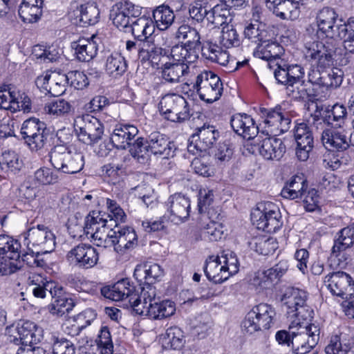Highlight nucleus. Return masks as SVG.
I'll use <instances>...</instances> for the list:
<instances>
[{
    "label": "nucleus",
    "instance_id": "f257e3e1",
    "mask_svg": "<svg viewBox=\"0 0 354 354\" xmlns=\"http://www.w3.org/2000/svg\"><path fill=\"white\" fill-rule=\"evenodd\" d=\"M316 27L310 25L306 28L309 35H315L317 39H329L330 42L324 43L314 40L306 43L307 57H310L318 67L325 68L333 62L335 51L334 41L337 39L342 24H337L338 14L334 8L324 7L316 15Z\"/></svg>",
    "mask_w": 354,
    "mask_h": 354
},
{
    "label": "nucleus",
    "instance_id": "f03ea898",
    "mask_svg": "<svg viewBox=\"0 0 354 354\" xmlns=\"http://www.w3.org/2000/svg\"><path fill=\"white\" fill-rule=\"evenodd\" d=\"M95 223L89 224L95 231L90 232L91 237L98 247H113L117 252L123 253L135 248L138 244V237L135 230L129 227H115L106 230V221L104 218L93 217L91 221Z\"/></svg>",
    "mask_w": 354,
    "mask_h": 354
},
{
    "label": "nucleus",
    "instance_id": "7ed1b4c3",
    "mask_svg": "<svg viewBox=\"0 0 354 354\" xmlns=\"http://www.w3.org/2000/svg\"><path fill=\"white\" fill-rule=\"evenodd\" d=\"M274 77L278 84L285 86L286 93L290 98L297 101H305L313 93L306 87L304 80L305 71L299 64H288L283 60L275 64Z\"/></svg>",
    "mask_w": 354,
    "mask_h": 354
},
{
    "label": "nucleus",
    "instance_id": "20e7f679",
    "mask_svg": "<svg viewBox=\"0 0 354 354\" xmlns=\"http://www.w3.org/2000/svg\"><path fill=\"white\" fill-rule=\"evenodd\" d=\"M57 137L60 143L55 145L49 153L52 165L57 171L64 174L80 172L84 165V156L81 152H73L66 147L71 138L69 129L58 130Z\"/></svg>",
    "mask_w": 354,
    "mask_h": 354
},
{
    "label": "nucleus",
    "instance_id": "39448f33",
    "mask_svg": "<svg viewBox=\"0 0 354 354\" xmlns=\"http://www.w3.org/2000/svg\"><path fill=\"white\" fill-rule=\"evenodd\" d=\"M140 289V300L138 304L133 305V310L136 314L153 319H162L174 314V303L170 300L160 301L156 297V290L153 286L141 287Z\"/></svg>",
    "mask_w": 354,
    "mask_h": 354
},
{
    "label": "nucleus",
    "instance_id": "423d86ee",
    "mask_svg": "<svg viewBox=\"0 0 354 354\" xmlns=\"http://www.w3.org/2000/svg\"><path fill=\"white\" fill-rule=\"evenodd\" d=\"M176 37L180 44L171 48V57L174 60L184 59L189 63L195 62L198 58V53L201 48V38L198 31L187 24H183L178 27Z\"/></svg>",
    "mask_w": 354,
    "mask_h": 354
},
{
    "label": "nucleus",
    "instance_id": "0eeeda50",
    "mask_svg": "<svg viewBox=\"0 0 354 354\" xmlns=\"http://www.w3.org/2000/svg\"><path fill=\"white\" fill-rule=\"evenodd\" d=\"M251 220L259 230L274 233L282 225L281 215L277 205L270 201H261L251 212Z\"/></svg>",
    "mask_w": 354,
    "mask_h": 354
},
{
    "label": "nucleus",
    "instance_id": "6e6552de",
    "mask_svg": "<svg viewBox=\"0 0 354 354\" xmlns=\"http://www.w3.org/2000/svg\"><path fill=\"white\" fill-rule=\"evenodd\" d=\"M291 348L295 354H306L319 339V328L315 324L292 321Z\"/></svg>",
    "mask_w": 354,
    "mask_h": 354
},
{
    "label": "nucleus",
    "instance_id": "1a4fd4ad",
    "mask_svg": "<svg viewBox=\"0 0 354 354\" xmlns=\"http://www.w3.org/2000/svg\"><path fill=\"white\" fill-rule=\"evenodd\" d=\"M308 292L302 289L289 287L287 288L281 297V302L287 314L290 316L300 317L304 320L310 319L314 312L307 304Z\"/></svg>",
    "mask_w": 354,
    "mask_h": 354
},
{
    "label": "nucleus",
    "instance_id": "9d476101",
    "mask_svg": "<svg viewBox=\"0 0 354 354\" xmlns=\"http://www.w3.org/2000/svg\"><path fill=\"white\" fill-rule=\"evenodd\" d=\"M159 110L165 118L174 122H183L192 115L189 103L182 95L169 93L159 102Z\"/></svg>",
    "mask_w": 354,
    "mask_h": 354
},
{
    "label": "nucleus",
    "instance_id": "9b49d317",
    "mask_svg": "<svg viewBox=\"0 0 354 354\" xmlns=\"http://www.w3.org/2000/svg\"><path fill=\"white\" fill-rule=\"evenodd\" d=\"M275 316L274 308L267 304H259L254 306L246 315L242 322V328L248 334L266 330L273 324Z\"/></svg>",
    "mask_w": 354,
    "mask_h": 354
},
{
    "label": "nucleus",
    "instance_id": "f8f14e48",
    "mask_svg": "<svg viewBox=\"0 0 354 354\" xmlns=\"http://www.w3.org/2000/svg\"><path fill=\"white\" fill-rule=\"evenodd\" d=\"M74 129L78 140L87 145L97 143L104 134V126L101 122L88 114L76 117Z\"/></svg>",
    "mask_w": 354,
    "mask_h": 354
},
{
    "label": "nucleus",
    "instance_id": "ddd939ff",
    "mask_svg": "<svg viewBox=\"0 0 354 354\" xmlns=\"http://www.w3.org/2000/svg\"><path fill=\"white\" fill-rule=\"evenodd\" d=\"M194 88L199 97L207 103L218 100L223 93V84L220 77L212 71H204L197 75Z\"/></svg>",
    "mask_w": 354,
    "mask_h": 354
},
{
    "label": "nucleus",
    "instance_id": "4468645a",
    "mask_svg": "<svg viewBox=\"0 0 354 354\" xmlns=\"http://www.w3.org/2000/svg\"><path fill=\"white\" fill-rule=\"evenodd\" d=\"M251 147L253 153L258 152L265 159L269 160H279L286 151V147L281 139L270 137L264 132L254 139Z\"/></svg>",
    "mask_w": 354,
    "mask_h": 354
},
{
    "label": "nucleus",
    "instance_id": "2eb2a0df",
    "mask_svg": "<svg viewBox=\"0 0 354 354\" xmlns=\"http://www.w3.org/2000/svg\"><path fill=\"white\" fill-rule=\"evenodd\" d=\"M324 284L332 295L348 300L354 295V281L347 273L338 271L328 274Z\"/></svg>",
    "mask_w": 354,
    "mask_h": 354
},
{
    "label": "nucleus",
    "instance_id": "dca6fc26",
    "mask_svg": "<svg viewBox=\"0 0 354 354\" xmlns=\"http://www.w3.org/2000/svg\"><path fill=\"white\" fill-rule=\"evenodd\" d=\"M219 137L216 127L204 124L196 129V132L189 139L187 150L195 154L196 152L207 151L212 148Z\"/></svg>",
    "mask_w": 354,
    "mask_h": 354
},
{
    "label": "nucleus",
    "instance_id": "f3484780",
    "mask_svg": "<svg viewBox=\"0 0 354 354\" xmlns=\"http://www.w3.org/2000/svg\"><path fill=\"white\" fill-rule=\"evenodd\" d=\"M107 205L109 213L94 210L86 216L84 231L87 236L91 235L90 232L95 231L89 225L91 223H95L94 219L91 221L93 216L96 217L97 216V218L100 217L106 221V230H109L110 228L118 227L120 223L124 222L126 214L124 210L115 203V201H107Z\"/></svg>",
    "mask_w": 354,
    "mask_h": 354
},
{
    "label": "nucleus",
    "instance_id": "a211bd4d",
    "mask_svg": "<svg viewBox=\"0 0 354 354\" xmlns=\"http://www.w3.org/2000/svg\"><path fill=\"white\" fill-rule=\"evenodd\" d=\"M141 7L125 1L113 6L110 11V19L113 24L120 30L128 32L132 19L141 14Z\"/></svg>",
    "mask_w": 354,
    "mask_h": 354
},
{
    "label": "nucleus",
    "instance_id": "6ab92c4d",
    "mask_svg": "<svg viewBox=\"0 0 354 354\" xmlns=\"http://www.w3.org/2000/svg\"><path fill=\"white\" fill-rule=\"evenodd\" d=\"M264 122L275 134L288 131L291 125V113L283 109L281 106L273 109L261 108L260 109Z\"/></svg>",
    "mask_w": 354,
    "mask_h": 354
},
{
    "label": "nucleus",
    "instance_id": "aec40b11",
    "mask_svg": "<svg viewBox=\"0 0 354 354\" xmlns=\"http://www.w3.org/2000/svg\"><path fill=\"white\" fill-rule=\"evenodd\" d=\"M104 296L115 301H127L133 309V305L140 300V293L127 279L118 281L112 286L103 290Z\"/></svg>",
    "mask_w": 354,
    "mask_h": 354
},
{
    "label": "nucleus",
    "instance_id": "412c9836",
    "mask_svg": "<svg viewBox=\"0 0 354 354\" xmlns=\"http://www.w3.org/2000/svg\"><path fill=\"white\" fill-rule=\"evenodd\" d=\"M25 239L32 247H39L41 252L48 253L52 252L55 247V236L54 234L44 225H37L28 230L25 236Z\"/></svg>",
    "mask_w": 354,
    "mask_h": 354
},
{
    "label": "nucleus",
    "instance_id": "4be33fe9",
    "mask_svg": "<svg viewBox=\"0 0 354 354\" xmlns=\"http://www.w3.org/2000/svg\"><path fill=\"white\" fill-rule=\"evenodd\" d=\"M67 258L77 267L88 269L97 264L99 255L96 249L92 245L80 243L68 252Z\"/></svg>",
    "mask_w": 354,
    "mask_h": 354
},
{
    "label": "nucleus",
    "instance_id": "5701e85b",
    "mask_svg": "<svg viewBox=\"0 0 354 354\" xmlns=\"http://www.w3.org/2000/svg\"><path fill=\"white\" fill-rule=\"evenodd\" d=\"M343 75V72L337 68L311 69L308 73V82L319 87L336 88L342 84Z\"/></svg>",
    "mask_w": 354,
    "mask_h": 354
},
{
    "label": "nucleus",
    "instance_id": "b1692460",
    "mask_svg": "<svg viewBox=\"0 0 354 354\" xmlns=\"http://www.w3.org/2000/svg\"><path fill=\"white\" fill-rule=\"evenodd\" d=\"M354 243V223L343 228L339 232V236L334 241L332 248L331 258H337L339 261L337 266L341 268L347 265L348 255L344 251Z\"/></svg>",
    "mask_w": 354,
    "mask_h": 354
},
{
    "label": "nucleus",
    "instance_id": "393cba45",
    "mask_svg": "<svg viewBox=\"0 0 354 354\" xmlns=\"http://www.w3.org/2000/svg\"><path fill=\"white\" fill-rule=\"evenodd\" d=\"M297 142L296 155L301 161H306L314 147V139L310 127L304 122L298 123L294 129Z\"/></svg>",
    "mask_w": 354,
    "mask_h": 354
},
{
    "label": "nucleus",
    "instance_id": "a878e982",
    "mask_svg": "<svg viewBox=\"0 0 354 354\" xmlns=\"http://www.w3.org/2000/svg\"><path fill=\"white\" fill-rule=\"evenodd\" d=\"M306 0H266V6L278 17L293 20L299 17V5Z\"/></svg>",
    "mask_w": 354,
    "mask_h": 354
},
{
    "label": "nucleus",
    "instance_id": "bb28decb",
    "mask_svg": "<svg viewBox=\"0 0 354 354\" xmlns=\"http://www.w3.org/2000/svg\"><path fill=\"white\" fill-rule=\"evenodd\" d=\"M230 124L234 131L243 138L252 140L259 136V127L254 119L246 113H237L231 118Z\"/></svg>",
    "mask_w": 354,
    "mask_h": 354
},
{
    "label": "nucleus",
    "instance_id": "cd10ccee",
    "mask_svg": "<svg viewBox=\"0 0 354 354\" xmlns=\"http://www.w3.org/2000/svg\"><path fill=\"white\" fill-rule=\"evenodd\" d=\"M36 331V325L33 322H24L10 331L9 341L16 345L31 347L32 344L39 341Z\"/></svg>",
    "mask_w": 354,
    "mask_h": 354
},
{
    "label": "nucleus",
    "instance_id": "c85d7f7f",
    "mask_svg": "<svg viewBox=\"0 0 354 354\" xmlns=\"http://www.w3.org/2000/svg\"><path fill=\"white\" fill-rule=\"evenodd\" d=\"M321 140L326 150L331 152H340L346 150L351 145L350 137L344 131L325 129L322 131Z\"/></svg>",
    "mask_w": 354,
    "mask_h": 354
},
{
    "label": "nucleus",
    "instance_id": "c756f323",
    "mask_svg": "<svg viewBox=\"0 0 354 354\" xmlns=\"http://www.w3.org/2000/svg\"><path fill=\"white\" fill-rule=\"evenodd\" d=\"M138 128L132 124H119L116 125L111 136L110 141L118 149H126L131 144V140L138 135Z\"/></svg>",
    "mask_w": 354,
    "mask_h": 354
},
{
    "label": "nucleus",
    "instance_id": "7c9ffc66",
    "mask_svg": "<svg viewBox=\"0 0 354 354\" xmlns=\"http://www.w3.org/2000/svg\"><path fill=\"white\" fill-rule=\"evenodd\" d=\"M288 268L287 261H279L273 267L256 273L252 279V284L261 288H267L272 281L281 277L287 271Z\"/></svg>",
    "mask_w": 354,
    "mask_h": 354
},
{
    "label": "nucleus",
    "instance_id": "2f4dec72",
    "mask_svg": "<svg viewBox=\"0 0 354 354\" xmlns=\"http://www.w3.org/2000/svg\"><path fill=\"white\" fill-rule=\"evenodd\" d=\"M284 53L283 47L275 41L269 40L267 38L257 46L255 54L257 57L268 62V66L272 68V64L280 61V57Z\"/></svg>",
    "mask_w": 354,
    "mask_h": 354
},
{
    "label": "nucleus",
    "instance_id": "473e14b6",
    "mask_svg": "<svg viewBox=\"0 0 354 354\" xmlns=\"http://www.w3.org/2000/svg\"><path fill=\"white\" fill-rule=\"evenodd\" d=\"M163 275V270L158 263H146L138 265L135 268L133 277L143 287L152 286V284Z\"/></svg>",
    "mask_w": 354,
    "mask_h": 354
},
{
    "label": "nucleus",
    "instance_id": "72a5a7b5",
    "mask_svg": "<svg viewBox=\"0 0 354 354\" xmlns=\"http://www.w3.org/2000/svg\"><path fill=\"white\" fill-rule=\"evenodd\" d=\"M95 38V35H92L90 38L82 37L71 42V48L75 50V55L79 61L89 62L95 57L97 51Z\"/></svg>",
    "mask_w": 354,
    "mask_h": 354
},
{
    "label": "nucleus",
    "instance_id": "f704fd0d",
    "mask_svg": "<svg viewBox=\"0 0 354 354\" xmlns=\"http://www.w3.org/2000/svg\"><path fill=\"white\" fill-rule=\"evenodd\" d=\"M164 64L161 68L162 77L169 83H177L180 82V77L187 74L190 63L186 60H174Z\"/></svg>",
    "mask_w": 354,
    "mask_h": 354
},
{
    "label": "nucleus",
    "instance_id": "c9c22d12",
    "mask_svg": "<svg viewBox=\"0 0 354 354\" xmlns=\"http://www.w3.org/2000/svg\"><path fill=\"white\" fill-rule=\"evenodd\" d=\"M147 147L153 154H160L169 156L174 147L169 138L159 131H153L147 136Z\"/></svg>",
    "mask_w": 354,
    "mask_h": 354
},
{
    "label": "nucleus",
    "instance_id": "e433bc0d",
    "mask_svg": "<svg viewBox=\"0 0 354 354\" xmlns=\"http://www.w3.org/2000/svg\"><path fill=\"white\" fill-rule=\"evenodd\" d=\"M33 286L32 292L37 298H44L46 292L52 295H59L62 292V286L54 281H47L40 276H32L31 279Z\"/></svg>",
    "mask_w": 354,
    "mask_h": 354
},
{
    "label": "nucleus",
    "instance_id": "4c0bfd02",
    "mask_svg": "<svg viewBox=\"0 0 354 354\" xmlns=\"http://www.w3.org/2000/svg\"><path fill=\"white\" fill-rule=\"evenodd\" d=\"M225 272L217 256L212 255L207 259L204 272L209 280L221 283L229 278L228 273Z\"/></svg>",
    "mask_w": 354,
    "mask_h": 354
},
{
    "label": "nucleus",
    "instance_id": "58836bf2",
    "mask_svg": "<svg viewBox=\"0 0 354 354\" xmlns=\"http://www.w3.org/2000/svg\"><path fill=\"white\" fill-rule=\"evenodd\" d=\"M308 189L306 180L301 176H294L286 183L281 192V195L286 199L302 198Z\"/></svg>",
    "mask_w": 354,
    "mask_h": 354
},
{
    "label": "nucleus",
    "instance_id": "ea45409f",
    "mask_svg": "<svg viewBox=\"0 0 354 354\" xmlns=\"http://www.w3.org/2000/svg\"><path fill=\"white\" fill-rule=\"evenodd\" d=\"M155 31L153 21L147 17L142 16L134 21H131L128 32H131L136 39H147Z\"/></svg>",
    "mask_w": 354,
    "mask_h": 354
},
{
    "label": "nucleus",
    "instance_id": "a19ab883",
    "mask_svg": "<svg viewBox=\"0 0 354 354\" xmlns=\"http://www.w3.org/2000/svg\"><path fill=\"white\" fill-rule=\"evenodd\" d=\"M166 206L171 214L168 219L175 224L183 222L189 216V201H171Z\"/></svg>",
    "mask_w": 354,
    "mask_h": 354
},
{
    "label": "nucleus",
    "instance_id": "79ce46f5",
    "mask_svg": "<svg viewBox=\"0 0 354 354\" xmlns=\"http://www.w3.org/2000/svg\"><path fill=\"white\" fill-rule=\"evenodd\" d=\"M77 12L80 25L82 26H93L97 23L100 11L95 3H87L77 7Z\"/></svg>",
    "mask_w": 354,
    "mask_h": 354
},
{
    "label": "nucleus",
    "instance_id": "37998d69",
    "mask_svg": "<svg viewBox=\"0 0 354 354\" xmlns=\"http://www.w3.org/2000/svg\"><path fill=\"white\" fill-rule=\"evenodd\" d=\"M19 93L10 86L0 88V109L15 113L20 110Z\"/></svg>",
    "mask_w": 354,
    "mask_h": 354
},
{
    "label": "nucleus",
    "instance_id": "c03bdc74",
    "mask_svg": "<svg viewBox=\"0 0 354 354\" xmlns=\"http://www.w3.org/2000/svg\"><path fill=\"white\" fill-rule=\"evenodd\" d=\"M0 255L12 260H20L21 243L16 239L5 235H0Z\"/></svg>",
    "mask_w": 354,
    "mask_h": 354
},
{
    "label": "nucleus",
    "instance_id": "a18cd8bd",
    "mask_svg": "<svg viewBox=\"0 0 354 354\" xmlns=\"http://www.w3.org/2000/svg\"><path fill=\"white\" fill-rule=\"evenodd\" d=\"M153 17L157 28L160 30H166L174 23L175 15L168 6L161 5L153 10Z\"/></svg>",
    "mask_w": 354,
    "mask_h": 354
},
{
    "label": "nucleus",
    "instance_id": "49530a36",
    "mask_svg": "<svg viewBox=\"0 0 354 354\" xmlns=\"http://www.w3.org/2000/svg\"><path fill=\"white\" fill-rule=\"evenodd\" d=\"M249 245L252 250L263 255L273 253L277 248V243L274 239L262 235L252 238L249 241Z\"/></svg>",
    "mask_w": 354,
    "mask_h": 354
},
{
    "label": "nucleus",
    "instance_id": "de8ad7c7",
    "mask_svg": "<svg viewBox=\"0 0 354 354\" xmlns=\"http://www.w3.org/2000/svg\"><path fill=\"white\" fill-rule=\"evenodd\" d=\"M163 49L156 46L150 37L143 39L139 58L142 62L150 61L157 64L162 53Z\"/></svg>",
    "mask_w": 354,
    "mask_h": 354
},
{
    "label": "nucleus",
    "instance_id": "09e8293b",
    "mask_svg": "<svg viewBox=\"0 0 354 354\" xmlns=\"http://www.w3.org/2000/svg\"><path fill=\"white\" fill-rule=\"evenodd\" d=\"M147 145V138L138 137L129 147L131 155L140 163L145 164L150 158L151 151Z\"/></svg>",
    "mask_w": 354,
    "mask_h": 354
},
{
    "label": "nucleus",
    "instance_id": "8fccbe9b",
    "mask_svg": "<svg viewBox=\"0 0 354 354\" xmlns=\"http://www.w3.org/2000/svg\"><path fill=\"white\" fill-rule=\"evenodd\" d=\"M55 300L49 307V311L51 314L62 317L66 313L71 311L73 306V301L64 296V289L62 287V292L59 295L51 296Z\"/></svg>",
    "mask_w": 354,
    "mask_h": 354
},
{
    "label": "nucleus",
    "instance_id": "3c124183",
    "mask_svg": "<svg viewBox=\"0 0 354 354\" xmlns=\"http://www.w3.org/2000/svg\"><path fill=\"white\" fill-rule=\"evenodd\" d=\"M0 165L2 169L15 174L23 167V162L16 152L6 151L0 157Z\"/></svg>",
    "mask_w": 354,
    "mask_h": 354
},
{
    "label": "nucleus",
    "instance_id": "603ef678",
    "mask_svg": "<svg viewBox=\"0 0 354 354\" xmlns=\"http://www.w3.org/2000/svg\"><path fill=\"white\" fill-rule=\"evenodd\" d=\"M127 62L120 54H112L107 57L105 69L110 75L114 77L121 75L127 71Z\"/></svg>",
    "mask_w": 354,
    "mask_h": 354
},
{
    "label": "nucleus",
    "instance_id": "864d4df0",
    "mask_svg": "<svg viewBox=\"0 0 354 354\" xmlns=\"http://www.w3.org/2000/svg\"><path fill=\"white\" fill-rule=\"evenodd\" d=\"M340 33L337 39L343 41L345 50L351 53H354V18H350L340 28Z\"/></svg>",
    "mask_w": 354,
    "mask_h": 354
},
{
    "label": "nucleus",
    "instance_id": "5fc2aeb1",
    "mask_svg": "<svg viewBox=\"0 0 354 354\" xmlns=\"http://www.w3.org/2000/svg\"><path fill=\"white\" fill-rule=\"evenodd\" d=\"M223 267V269L228 273L229 277L236 274L239 270V261L237 256L233 251L230 250H223L217 255Z\"/></svg>",
    "mask_w": 354,
    "mask_h": 354
},
{
    "label": "nucleus",
    "instance_id": "6e6d98bb",
    "mask_svg": "<svg viewBox=\"0 0 354 354\" xmlns=\"http://www.w3.org/2000/svg\"><path fill=\"white\" fill-rule=\"evenodd\" d=\"M219 41L223 47L227 48L239 46V36L233 25L225 24L223 26Z\"/></svg>",
    "mask_w": 354,
    "mask_h": 354
},
{
    "label": "nucleus",
    "instance_id": "4d7b16f0",
    "mask_svg": "<svg viewBox=\"0 0 354 354\" xmlns=\"http://www.w3.org/2000/svg\"><path fill=\"white\" fill-rule=\"evenodd\" d=\"M164 339L165 344L173 349H180L185 343L184 333L177 326L167 328Z\"/></svg>",
    "mask_w": 354,
    "mask_h": 354
},
{
    "label": "nucleus",
    "instance_id": "13d9d810",
    "mask_svg": "<svg viewBox=\"0 0 354 354\" xmlns=\"http://www.w3.org/2000/svg\"><path fill=\"white\" fill-rule=\"evenodd\" d=\"M49 136L50 129L47 128L37 131V133H33L32 136L25 137L23 140L32 151H37L45 147Z\"/></svg>",
    "mask_w": 354,
    "mask_h": 354
},
{
    "label": "nucleus",
    "instance_id": "bf43d9fd",
    "mask_svg": "<svg viewBox=\"0 0 354 354\" xmlns=\"http://www.w3.org/2000/svg\"><path fill=\"white\" fill-rule=\"evenodd\" d=\"M96 343L101 354H113V344L107 326L101 327Z\"/></svg>",
    "mask_w": 354,
    "mask_h": 354
},
{
    "label": "nucleus",
    "instance_id": "052dcab7",
    "mask_svg": "<svg viewBox=\"0 0 354 354\" xmlns=\"http://www.w3.org/2000/svg\"><path fill=\"white\" fill-rule=\"evenodd\" d=\"M224 234L223 225L215 221H210L204 227L202 236L204 239L209 241H217L221 240Z\"/></svg>",
    "mask_w": 354,
    "mask_h": 354
},
{
    "label": "nucleus",
    "instance_id": "680f3d73",
    "mask_svg": "<svg viewBox=\"0 0 354 354\" xmlns=\"http://www.w3.org/2000/svg\"><path fill=\"white\" fill-rule=\"evenodd\" d=\"M244 36L245 39L257 44V46L262 43L268 37V32L260 28L258 24H250L244 30Z\"/></svg>",
    "mask_w": 354,
    "mask_h": 354
},
{
    "label": "nucleus",
    "instance_id": "e2e57ef3",
    "mask_svg": "<svg viewBox=\"0 0 354 354\" xmlns=\"http://www.w3.org/2000/svg\"><path fill=\"white\" fill-rule=\"evenodd\" d=\"M45 129L47 127L44 122L36 118H30L23 122L20 133L23 139L25 137L32 136L33 133H37V131Z\"/></svg>",
    "mask_w": 354,
    "mask_h": 354
},
{
    "label": "nucleus",
    "instance_id": "0e129e2a",
    "mask_svg": "<svg viewBox=\"0 0 354 354\" xmlns=\"http://www.w3.org/2000/svg\"><path fill=\"white\" fill-rule=\"evenodd\" d=\"M19 15L24 22L32 23L37 21L42 13V6H20Z\"/></svg>",
    "mask_w": 354,
    "mask_h": 354
},
{
    "label": "nucleus",
    "instance_id": "69168bd1",
    "mask_svg": "<svg viewBox=\"0 0 354 354\" xmlns=\"http://www.w3.org/2000/svg\"><path fill=\"white\" fill-rule=\"evenodd\" d=\"M209 12V6L206 3H200L199 0L191 4L189 8L190 18L198 23L202 22L205 19L207 21Z\"/></svg>",
    "mask_w": 354,
    "mask_h": 354
},
{
    "label": "nucleus",
    "instance_id": "338daca9",
    "mask_svg": "<svg viewBox=\"0 0 354 354\" xmlns=\"http://www.w3.org/2000/svg\"><path fill=\"white\" fill-rule=\"evenodd\" d=\"M51 342L53 354H75V346L69 340L53 335Z\"/></svg>",
    "mask_w": 354,
    "mask_h": 354
},
{
    "label": "nucleus",
    "instance_id": "774afa93",
    "mask_svg": "<svg viewBox=\"0 0 354 354\" xmlns=\"http://www.w3.org/2000/svg\"><path fill=\"white\" fill-rule=\"evenodd\" d=\"M234 153V149L230 142L226 140L218 144L215 151L214 158L218 164H225L229 162Z\"/></svg>",
    "mask_w": 354,
    "mask_h": 354
}]
</instances>
